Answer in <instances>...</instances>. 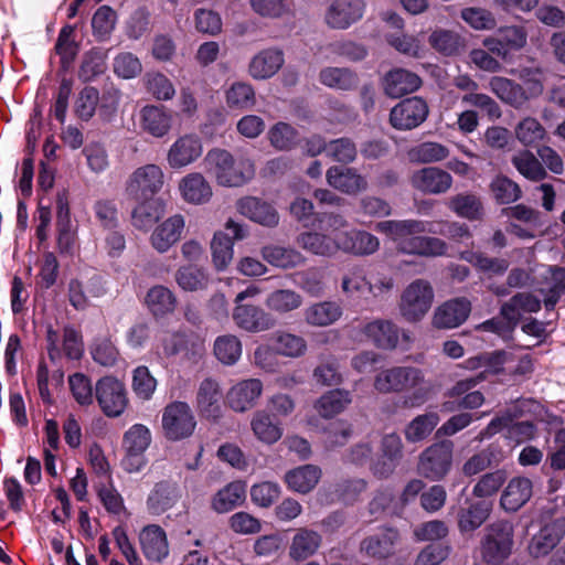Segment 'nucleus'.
Wrapping results in <instances>:
<instances>
[{"mask_svg": "<svg viewBox=\"0 0 565 565\" xmlns=\"http://www.w3.org/2000/svg\"><path fill=\"white\" fill-rule=\"evenodd\" d=\"M403 457V443L395 434H386L381 440V452L376 460L371 462V470L379 478H387L396 469Z\"/></svg>", "mask_w": 565, "mask_h": 565, "instance_id": "18", "label": "nucleus"}, {"mask_svg": "<svg viewBox=\"0 0 565 565\" xmlns=\"http://www.w3.org/2000/svg\"><path fill=\"white\" fill-rule=\"evenodd\" d=\"M318 220L322 232H301L296 237V244L312 255L332 257L339 252L338 232L348 227V220L338 213H322Z\"/></svg>", "mask_w": 565, "mask_h": 565, "instance_id": "4", "label": "nucleus"}, {"mask_svg": "<svg viewBox=\"0 0 565 565\" xmlns=\"http://www.w3.org/2000/svg\"><path fill=\"white\" fill-rule=\"evenodd\" d=\"M352 402V396L345 390H331L321 395L315 403V409L323 418H332L342 413Z\"/></svg>", "mask_w": 565, "mask_h": 565, "instance_id": "45", "label": "nucleus"}, {"mask_svg": "<svg viewBox=\"0 0 565 565\" xmlns=\"http://www.w3.org/2000/svg\"><path fill=\"white\" fill-rule=\"evenodd\" d=\"M541 301L527 292H519L501 307V316L512 324H516L524 313L537 312Z\"/></svg>", "mask_w": 565, "mask_h": 565, "instance_id": "41", "label": "nucleus"}, {"mask_svg": "<svg viewBox=\"0 0 565 565\" xmlns=\"http://www.w3.org/2000/svg\"><path fill=\"white\" fill-rule=\"evenodd\" d=\"M203 154V142L196 134L179 136L167 151V163L171 169L179 170L191 166Z\"/></svg>", "mask_w": 565, "mask_h": 565, "instance_id": "15", "label": "nucleus"}, {"mask_svg": "<svg viewBox=\"0 0 565 565\" xmlns=\"http://www.w3.org/2000/svg\"><path fill=\"white\" fill-rule=\"evenodd\" d=\"M471 302L467 298H455L439 306L433 316V324L438 329H452L462 324L469 317Z\"/></svg>", "mask_w": 565, "mask_h": 565, "instance_id": "25", "label": "nucleus"}, {"mask_svg": "<svg viewBox=\"0 0 565 565\" xmlns=\"http://www.w3.org/2000/svg\"><path fill=\"white\" fill-rule=\"evenodd\" d=\"M146 305L153 316L162 317L175 309L177 298L168 287L157 285L148 290Z\"/></svg>", "mask_w": 565, "mask_h": 565, "instance_id": "49", "label": "nucleus"}, {"mask_svg": "<svg viewBox=\"0 0 565 565\" xmlns=\"http://www.w3.org/2000/svg\"><path fill=\"white\" fill-rule=\"evenodd\" d=\"M321 471L317 466L305 465L289 470L285 475V482L295 492L308 493L318 483Z\"/></svg>", "mask_w": 565, "mask_h": 565, "instance_id": "46", "label": "nucleus"}, {"mask_svg": "<svg viewBox=\"0 0 565 565\" xmlns=\"http://www.w3.org/2000/svg\"><path fill=\"white\" fill-rule=\"evenodd\" d=\"M212 263L217 271L225 270L234 257V242L222 231L214 233L210 243Z\"/></svg>", "mask_w": 565, "mask_h": 565, "instance_id": "48", "label": "nucleus"}, {"mask_svg": "<svg viewBox=\"0 0 565 565\" xmlns=\"http://www.w3.org/2000/svg\"><path fill=\"white\" fill-rule=\"evenodd\" d=\"M139 200L141 202L132 211V225L138 230L148 231L161 217L163 211L158 200Z\"/></svg>", "mask_w": 565, "mask_h": 565, "instance_id": "51", "label": "nucleus"}, {"mask_svg": "<svg viewBox=\"0 0 565 565\" xmlns=\"http://www.w3.org/2000/svg\"><path fill=\"white\" fill-rule=\"evenodd\" d=\"M515 138L524 147H534L546 136L545 128L533 117H525L514 128Z\"/></svg>", "mask_w": 565, "mask_h": 565, "instance_id": "54", "label": "nucleus"}, {"mask_svg": "<svg viewBox=\"0 0 565 565\" xmlns=\"http://www.w3.org/2000/svg\"><path fill=\"white\" fill-rule=\"evenodd\" d=\"M449 156V150L441 143L434 141L422 142L408 151V158L412 162L433 163L445 160Z\"/></svg>", "mask_w": 565, "mask_h": 565, "instance_id": "56", "label": "nucleus"}, {"mask_svg": "<svg viewBox=\"0 0 565 565\" xmlns=\"http://www.w3.org/2000/svg\"><path fill=\"white\" fill-rule=\"evenodd\" d=\"M422 85L420 77L404 68H394L385 74L383 78L384 93L398 98L417 90Z\"/></svg>", "mask_w": 565, "mask_h": 565, "instance_id": "33", "label": "nucleus"}, {"mask_svg": "<svg viewBox=\"0 0 565 565\" xmlns=\"http://www.w3.org/2000/svg\"><path fill=\"white\" fill-rule=\"evenodd\" d=\"M375 231L388 236L396 248L404 254L427 257L441 256L446 253V243L437 237L420 234H440L454 239L470 237L465 224L438 222L431 223L422 220H388L376 223Z\"/></svg>", "mask_w": 565, "mask_h": 565, "instance_id": "1", "label": "nucleus"}, {"mask_svg": "<svg viewBox=\"0 0 565 565\" xmlns=\"http://www.w3.org/2000/svg\"><path fill=\"white\" fill-rule=\"evenodd\" d=\"M277 353L291 359L303 356L308 350L307 341L303 337L288 332L278 331L273 337Z\"/></svg>", "mask_w": 565, "mask_h": 565, "instance_id": "52", "label": "nucleus"}, {"mask_svg": "<svg viewBox=\"0 0 565 565\" xmlns=\"http://www.w3.org/2000/svg\"><path fill=\"white\" fill-rule=\"evenodd\" d=\"M196 426L191 407L185 402H172L162 412V429L170 440L190 437Z\"/></svg>", "mask_w": 565, "mask_h": 565, "instance_id": "9", "label": "nucleus"}, {"mask_svg": "<svg viewBox=\"0 0 565 565\" xmlns=\"http://www.w3.org/2000/svg\"><path fill=\"white\" fill-rule=\"evenodd\" d=\"M164 184L163 170L154 163L137 168L126 183L127 193L134 199H153Z\"/></svg>", "mask_w": 565, "mask_h": 565, "instance_id": "11", "label": "nucleus"}, {"mask_svg": "<svg viewBox=\"0 0 565 565\" xmlns=\"http://www.w3.org/2000/svg\"><path fill=\"white\" fill-rule=\"evenodd\" d=\"M106 54L93 49L84 54L78 71V76L84 82H89L106 71Z\"/></svg>", "mask_w": 565, "mask_h": 565, "instance_id": "64", "label": "nucleus"}, {"mask_svg": "<svg viewBox=\"0 0 565 565\" xmlns=\"http://www.w3.org/2000/svg\"><path fill=\"white\" fill-rule=\"evenodd\" d=\"M452 181L450 173L437 167L422 168L411 177L412 186L424 194L446 193Z\"/></svg>", "mask_w": 565, "mask_h": 565, "instance_id": "20", "label": "nucleus"}, {"mask_svg": "<svg viewBox=\"0 0 565 565\" xmlns=\"http://www.w3.org/2000/svg\"><path fill=\"white\" fill-rule=\"evenodd\" d=\"M233 320L239 329L252 333L267 331L275 326L271 316L254 305L236 303Z\"/></svg>", "mask_w": 565, "mask_h": 565, "instance_id": "22", "label": "nucleus"}, {"mask_svg": "<svg viewBox=\"0 0 565 565\" xmlns=\"http://www.w3.org/2000/svg\"><path fill=\"white\" fill-rule=\"evenodd\" d=\"M532 481L525 477L511 479L502 492L501 507L507 511H518L532 497Z\"/></svg>", "mask_w": 565, "mask_h": 565, "instance_id": "38", "label": "nucleus"}, {"mask_svg": "<svg viewBox=\"0 0 565 565\" xmlns=\"http://www.w3.org/2000/svg\"><path fill=\"white\" fill-rule=\"evenodd\" d=\"M46 349L52 362L60 360L63 354L71 360H79L84 352L82 335L71 327H65L62 335L52 327H47Z\"/></svg>", "mask_w": 565, "mask_h": 565, "instance_id": "13", "label": "nucleus"}, {"mask_svg": "<svg viewBox=\"0 0 565 565\" xmlns=\"http://www.w3.org/2000/svg\"><path fill=\"white\" fill-rule=\"evenodd\" d=\"M322 542L321 535L310 529H298L292 537L289 556L295 561H303L316 554Z\"/></svg>", "mask_w": 565, "mask_h": 565, "instance_id": "42", "label": "nucleus"}, {"mask_svg": "<svg viewBox=\"0 0 565 565\" xmlns=\"http://www.w3.org/2000/svg\"><path fill=\"white\" fill-rule=\"evenodd\" d=\"M221 390L215 380L205 379L199 386L196 394L198 409L202 416L217 419L222 415Z\"/></svg>", "mask_w": 565, "mask_h": 565, "instance_id": "36", "label": "nucleus"}, {"mask_svg": "<svg viewBox=\"0 0 565 565\" xmlns=\"http://www.w3.org/2000/svg\"><path fill=\"white\" fill-rule=\"evenodd\" d=\"M339 252L355 256H369L380 248L379 238L363 230L352 228L338 232Z\"/></svg>", "mask_w": 565, "mask_h": 565, "instance_id": "21", "label": "nucleus"}, {"mask_svg": "<svg viewBox=\"0 0 565 565\" xmlns=\"http://www.w3.org/2000/svg\"><path fill=\"white\" fill-rule=\"evenodd\" d=\"M151 444L150 429L142 424L132 425L122 437L125 457L122 466L128 472L140 471L146 465L145 452Z\"/></svg>", "mask_w": 565, "mask_h": 565, "instance_id": "10", "label": "nucleus"}, {"mask_svg": "<svg viewBox=\"0 0 565 565\" xmlns=\"http://www.w3.org/2000/svg\"><path fill=\"white\" fill-rule=\"evenodd\" d=\"M181 498L180 488L175 482L160 481L150 491L146 504L152 515H161L172 509Z\"/></svg>", "mask_w": 565, "mask_h": 565, "instance_id": "32", "label": "nucleus"}, {"mask_svg": "<svg viewBox=\"0 0 565 565\" xmlns=\"http://www.w3.org/2000/svg\"><path fill=\"white\" fill-rule=\"evenodd\" d=\"M513 547V526L508 521H498L484 529L481 556L488 564H500L509 557Z\"/></svg>", "mask_w": 565, "mask_h": 565, "instance_id": "5", "label": "nucleus"}, {"mask_svg": "<svg viewBox=\"0 0 565 565\" xmlns=\"http://www.w3.org/2000/svg\"><path fill=\"white\" fill-rule=\"evenodd\" d=\"M427 115L428 106L423 98H406L392 108L390 122L395 129L411 130L424 122Z\"/></svg>", "mask_w": 565, "mask_h": 565, "instance_id": "16", "label": "nucleus"}, {"mask_svg": "<svg viewBox=\"0 0 565 565\" xmlns=\"http://www.w3.org/2000/svg\"><path fill=\"white\" fill-rule=\"evenodd\" d=\"M246 483L233 481L220 489L211 500V507L216 513H226L244 503Z\"/></svg>", "mask_w": 565, "mask_h": 565, "instance_id": "39", "label": "nucleus"}, {"mask_svg": "<svg viewBox=\"0 0 565 565\" xmlns=\"http://www.w3.org/2000/svg\"><path fill=\"white\" fill-rule=\"evenodd\" d=\"M142 81L147 92L158 100H170L175 94L174 85L162 73H147Z\"/></svg>", "mask_w": 565, "mask_h": 565, "instance_id": "60", "label": "nucleus"}, {"mask_svg": "<svg viewBox=\"0 0 565 565\" xmlns=\"http://www.w3.org/2000/svg\"><path fill=\"white\" fill-rule=\"evenodd\" d=\"M320 82L331 88L351 89L358 85V76L348 68L327 67L320 72Z\"/></svg>", "mask_w": 565, "mask_h": 565, "instance_id": "58", "label": "nucleus"}, {"mask_svg": "<svg viewBox=\"0 0 565 565\" xmlns=\"http://www.w3.org/2000/svg\"><path fill=\"white\" fill-rule=\"evenodd\" d=\"M429 45L444 56H454L466 47L465 39L456 31L438 28L428 38Z\"/></svg>", "mask_w": 565, "mask_h": 565, "instance_id": "44", "label": "nucleus"}, {"mask_svg": "<svg viewBox=\"0 0 565 565\" xmlns=\"http://www.w3.org/2000/svg\"><path fill=\"white\" fill-rule=\"evenodd\" d=\"M138 539L141 552L148 561L160 563L169 555L167 533L160 525H146Z\"/></svg>", "mask_w": 565, "mask_h": 565, "instance_id": "24", "label": "nucleus"}, {"mask_svg": "<svg viewBox=\"0 0 565 565\" xmlns=\"http://www.w3.org/2000/svg\"><path fill=\"white\" fill-rule=\"evenodd\" d=\"M260 255L269 265L285 270L302 266L306 262V257L296 248L276 244L263 246Z\"/></svg>", "mask_w": 565, "mask_h": 565, "instance_id": "35", "label": "nucleus"}, {"mask_svg": "<svg viewBox=\"0 0 565 565\" xmlns=\"http://www.w3.org/2000/svg\"><path fill=\"white\" fill-rule=\"evenodd\" d=\"M364 11V0H334L327 9L324 21L332 29L345 30L360 21Z\"/></svg>", "mask_w": 565, "mask_h": 565, "instance_id": "17", "label": "nucleus"}, {"mask_svg": "<svg viewBox=\"0 0 565 565\" xmlns=\"http://www.w3.org/2000/svg\"><path fill=\"white\" fill-rule=\"evenodd\" d=\"M236 206L243 216L263 226L275 227L279 223V215L276 209L258 198H243L237 201Z\"/></svg>", "mask_w": 565, "mask_h": 565, "instance_id": "30", "label": "nucleus"}, {"mask_svg": "<svg viewBox=\"0 0 565 565\" xmlns=\"http://www.w3.org/2000/svg\"><path fill=\"white\" fill-rule=\"evenodd\" d=\"M433 301L431 285L425 279H416L401 295L399 313L408 322L420 321L430 310Z\"/></svg>", "mask_w": 565, "mask_h": 565, "instance_id": "6", "label": "nucleus"}, {"mask_svg": "<svg viewBox=\"0 0 565 565\" xmlns=\"http://www.w3.org/2000/svg\"><path fill=\"white\" fill-rule=\"evenodd\" d=\"M489 87L498 98L515 108L525 104L523 87L509 78L494 76L490 79Z\"/></svg>", "mask_w": 565, "mask_h": 565, "instance_id": "47", "label": "nucleus"}, {"mask_svg": "<svg viewBox=\"0 0 565 565\" xmlns=\"http://www.w3.org/2000/svg\"><path fill=\"white\" fill-rule=\"evenodd\" d=\"M263 393L264 384L259 379L241 380L227 390L225 403L234 413L244 414L256 407Z\"/></svg>", "mask_w": 565, "mask_h": 565, "instance_id": "14", "label": "nucleus"}, {"mask_svg": "<svg viewBox=\"0 0 565 565\" xmlns=\"http://www.w3.org/2000/svg\"><path fill=\"white\" fill-rule=\"evenodd\" d=\"M250 429L255 438L265 445L276 444L284 434L280 423L266 409H259L253 414Z\"/></svg>", "mask_w": 565, "mask_h": 565, "instance_id": "34", "label": "nucleus"}, {"mask_svg": "<svg viewBox=\"0 0 565 565\" xmlns=\"http://www.w3.org/2000/svg\"><path fill=\"white\" fill-rule=\"evenodd\" d=\"M204 169L220 185L242 186L255 175L254 161L247 157L234 158L227 150L214 148L204 157Z\"/></svg>", "mask_w": 565, "mask_h": 565, "instance_id": "3", "label": "nucleus"}, {"mask_svg": "<svg viewBox=\"0 0 565 565\" xmlns=\"http://www.w3.org/2000/svg\"><path fill=\"white\" fill-rule=\"evenodd\" d=\"M326 177L330 186L348 195H356L369 188L366 178L353 168L334 166L328 169Z\"/></svg>", "mask_w": 565, "mask_h": 565, "instance_id": "28", "label": "nucleus"}, {"mask_svg": "<svg viewBox=\"0 0 565 565\" xmlns=\"http://www.w3.org/2000/svg\"><path fill=\"white\" fill-rule=\"evenodd\" d=\"M565 535V519H556L544 525L535 534L529 545V553L533 557L547 555Z\"/></svg>", "mask_w": 565, "mask_h": 565, "instance_id": "31", "label": "nucleus"}, {"mask_svg": "<svg viewBox=\"0 0 565 565\" xmlns=\"http://www.w3.org/2000/svg\"><path fill=\"white\" fill-rule=\"evenodd\" d=\"M131 388L137 398L149 401L157 388V380L145 365L137 366L132 371Z\"/></svg>", "mask_w": 565, "mask_h": 565, "instance_id": "62", "label": "nucleus"}, {"mask_svg": "<svg viewBox=\"0 0 565 565\" xmlns=\"http://www.w3.org/2000/svg\"><path fill=\"white\" fill-rule=\"evenodd\" d=\"M343 315L341 305L337 301L326 300L315 302L303 310V320L311 327H329L335 323Z\"/></svg>", "mask_w": 565, "mask_h": 565, "instance_id": "37", "label": "nucleus"}, {"mask_svg": "<svg viewBox=\"0 0 565 565\" xmlns=\"http://www.w3.org/2000/svg\"><path fill=\"white\" fill-rule=\"evenodd\" d=\"M515 169L531 181H541L546 177L542 162L529 150L518 152L512 158Z\"/></svg>", "mask_w": 565, "mask_h": 565, "instance_id": "55", "label": "nucleus"}, {"mask_svg": "<svg viewBox=\"0 0 565 565\" xmlns=\"http://www.w3.org/2000/svg\"><path fill=\"white\" fill-rule=\"evenodd\" d=\"M526 32L520 26H505L499 29L495 35L483 39L482 45L492 54L505 58L511 51H518L526 44Z\"/></svg>", "mask_w": 565, "mask_h": 565, "instance_id": "19", "label": "nucleus"}, {"mask_svg": "<svg viewBox=\"0 0 565 565\" xmlns=\"http://www.w3.org/2000/svg\"><path fill=\"white\" fill-rule=\"evenodd\" d=\"M253 11L262 18L282 19L294 14L291 0H249Z\"/></svg>", "mask_w": 565, "mask_h": 565, "instance_id": "53", "label": "nucleus"}, {"mask_svg": "<svg viewBox=\"0 0 565 565\" xmlns=\"http://www.w3.org/2000/svg\"><path fill=\"white\" fill-rule=\"evenodd\" d=\"M185 227L184 216L173 214L157 225L150 235V244L158 253L168 252L182 237Z\"/></svg>", "mask_w": 565, "mask_h": 565, "instance_id": "23", "label": "nucleus"}, {"mask_svg": "<svg viewBox=\"0 0 565 565\" xmlns=\"http://www.w3.org/2000/svg\"><path fill=\"white\" fill-rule=\"evenodd\" d=\"M448 205L458 216L468 220H479L483 213L480 199L473 194H457L449 200Z\"/></svg>", "mask_w": 565, "mask_h": 565, "instance_id": "59", "label": "nucleus"}, {"mask_svg": "<svg viewBox=\"0 0 565 565\" xmlns=\"http://www.w3.org/2000/svg\"><path fill=\"white\" fill-rule=\"evenodd\" d=\"M172 114L163 106L147 105L139 111L141 130L154 138L167 136L172 128Z\"/></svg>", "mask_w": 565, "mask_h": 565, "instance_id": "26", "label": "nucleus"}, {"mask_svg": "<svg viewBox=\"0 0 565 565\" xmlns=\"http://www.w3.org/2000/svg\"><path fill=\"white\" fill-rule=\"evenodd\" d=\"M452 462V445L450 441L434 444L425 449L418 461V473L429 480L443 479Z\"/></svg>", "mask_w": 565, "mask_h": 565, "instance_id": "12", "label": "nucleus"}, {"mask_svg": "<svg viewBox=\"0 0 565 565\" xmlns=\"http://www.w3.org/2000/svg\"><path fill=\"white\" fill-rule=\"evenodd\" d=\"M285 63L280 49L268 47L257 52L248 63V74L258 81L271 78Z\"/></svg>", "mask_w": 565, "mask_h": 565, "instance_id": "27", "label": "nucleus"}, {"mask_svg": "<svg viewBox=\"0 0 565 565\" xmlns=\"http://www.w3.org/2000/svg\"><path fill=\"white\" fill-rule=\"evenodd\" d=\"M439 423L436 413H427L416 416L405 428V438L416 443L425 439Z\"/></svg>", "mask_w": 565, "mask_h": 565, "instance_id": "61", "label": "nucleus"}, {"mask_svg": "<svg viewBox=\"0 0 565 565\" xmlns=\"http://www.w3.org/2000/svg\"><path fill=\"white\" fill-rule=\"evenodd\" d=\"M374 388L379 393L412 392L404 404L409 407L422 405L428 396L423 371L414 366H393L379 372L374 377Z\"/></svg>", "mask_w": 565, "mask_h": 565, "instance_id": "2", "label": "nucleus"}, {"mask_svg": "<svg viewBox=\"0 0 565 565\" xmlns=\"http://www.w3.org/2000/svg\"><path fill=\"white\" fill-rule=\"evenodd\" d=\"M303 303L302 296L292 289H277L271 291L266 300V307L279 315L299 309Z\"/></svg>", "mask_w": 565, "mask_h": 565, "instance_id": "50", "label": "nucleus"}, {"mask_svg": "<svg viewBox=\"0 0 565 565\" xmlns=\"http://www.w3.org/2000/svg\"><path fill=\"white\" fill-rule=\"evenodd\" d=\"M174 279L178 286L188 292L205 290L210 285V276L205 268L194 264L180 266Z\"/></svg>", "mask_w": 565, "mask_h": 565, "instance_id": "43", "label": "nucleus"}, {"mask_svg": "<svg viewBox=\"0 0 565 565\" xmlns=\"http://www.w3.org/2000/svg\"><path fill=\"white\" fill-rule=\"evenodd\" d=\"M398 537L397 531L384 529L363 540L361 550L371 557L386 558L394 553Z\"/></svg>", "mask_w": 565, "mask_h": 565, "instance_id": "40", "label": "nucleus"}, {"mask_svg": "<svg viewBox=\"0 0 565 565\" xmlns=\"http://www.w3.org/2000/svg\"><path fill=\"white\" fill-rule=\"evenodd\" d=\"M95 397L100 411L111 418L124 414L129 403L124 382L113 375L103 376L96 382Z\"/></svg>", "mask_w": 565, "mask_h": 565, "instance_id": "8", "label": "nucleus"}, {"mask_svg": "<svg viewBox=\"0 0 565 565\" xmlns=\"http://www.w3.org/2000/svg\"><path fill=\"white\" fill-rule=\"evenodd\" d=\"M92 359L102 366L111 367L119 359V351L109 338H96L89 348Z\"/></svg>", "mask_w": 565, "mask_h": 565, "instance_id": "63", "label": "nucleus"}, {"mask_svg": "<svg viewBox=\"0 0 565 565\" xmlns=\"http://www.w3.org/2000/svg\"><path fill=\"white\" fill-rule=\"evenodd\" d=\"M214 354L223 364L233 365L242 355V343L236 335H220L214 342Z\"/></svg>", "mask_w": 565, "mask_h": 565, "instance_id": "57", "label": "nucleus"}, {"mask_svg": "<svg viewBox=\"0 0 565 565\" xmlns=\"http://www.w3.org/2000/svg\"><path fill=\"white\" fill-rule=\"evenodd\" d=\"M361 332L379 349L394 350L397 347L407 349L413 342L408 330L399 329L394 322L375 319L362 326Z\"/></svg>", "mask_w": 565, "mask_h": 565, "instance_id": "7", "label": "nucleus"}, {"mask_svg": "<svg viewBox=\"0 0 565 565\" xmlns=\"http://www.w3.org/2000/svg\"><path fill=\"white\" fill-rule=\"evenodd\" d=\"M178 190L181 199L192 205H203L213 196L210 182L200 172H191L181 178Z\"/></svg>", "mask_w": 565, "mask_h": 565, "instance_id": "29", "label": "nucleus"}]
</instances>
